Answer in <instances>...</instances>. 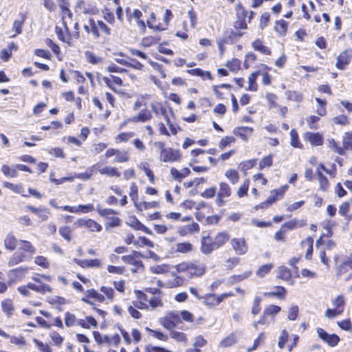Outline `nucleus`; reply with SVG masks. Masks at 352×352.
<instances>
[{"mask_svg":"<svg viewBox=\"0 0 352 352\" xmlns=\"http://www.w3.org/2000/svg\"><path fill=\"white\" fill-rule=\"evenodd\" d=\"M176 270L179 273L186 274L188 278L200 276L205 272V266L199 261L183 262L176 266Z\"/></svg>","mask_w":352,"mask_h":352,"instance_id":"f257e3e1","label":"nucleus"},{"mask_svg":"<svg viewBox=\"0 0 352 352\" xmlns=\"http://www.w3.org/2000/svg\"><path fill=\"white\" fill-rule=\"evenodd\" d=\"M90 170H96L100 174L110 177H120V172L116 167L110 166H102L100 163H96L90 167Z\"/></svg>","mask_w":352,"mask_h":352,"instance_id":"f03ea898","label":"nucleus"},{"mask_svg":"<svg viewBox=\"0 0 352 352\" xmlns=\"http://www.w3.org/2000/svg\"><path fill=\"white\" fill-rule=\"evenodd\" d=\"M140 257L144 258L142 254L138 252H135L133 255H126L122 256V260L126 264L133 265L135 267V269H132L133 272H138L141 270H143L144 265Z\"/></svg>","mask_w":352,"mask_h":352,"instance_id":"7ed1b4c3","label":"nucleus"},{"mask_svg":"<svg viewBox=\"0 0 352 352\" xmlns=\"http://www.w3.org/2000/svg\"><path fill=\"white\" fill-rule=\"evenodd\" d=\"M74 226L77 228H86L90 232L102 230V226L91 219H79L74 223Z\"/></svg>","mask_w":352,"mask_h":352,"instance_id":"20e7f679","label":"nucleus"},{"mask_svg":"<svg viewBox=\"0 0 352 352\" xmlns=\"http://www.w3.org/2000/svg\"><path fill=\"white\" fill-rule=\"evenodd\" d=\"M230 243L237 255H244L248 251V245L244 238H232Z\"/></svg>","mask_w":352,"mask_h":352,"instance_id":"39448f33","label":"nucleus"},{"mask_svg":"<svg viewBox=\"0 0 352 352\" xmlns=\"http://www.w3.org/2000/svg\"><path fill=\"white\" fill-rule=\"evenodd\" d=\"M232 294L230 293H225L221 295L217 296L215 294H210L206 295L204 298V303L206 306L212 308L217 305H218L220 302H221L226 298L232 296Z\"/></svg>","mask_w":352,"mask_h":352,"instance_id":"423d86ee","label":"nucleus"},{"mask_svg":"<svg viewBox=\"0 0 352 352\" xmlns=\"http://www.w3.org/2000/svg\"><path fill=\"white\" fill-rule=\"evenodd\" d=\"M318 337L331 346H335L340 341V338L336 334H329L322 328L317 329Z\"/></svg>","mask_w":352,"mask_h":352,"instance_id":"0eeeda50","label":"nucleus"},{"mask_svg":"<svg viewBox=\"0 0 352 352\" xmlns=\"http://www.w3.org/2000/svg\"><path fill=\"white\" fill-rule=\"evenodd\" d=\"M160 158L164 162H173L179 161L181 159V155L178 150L168 148L162 155H160Z\"/></svg>","mask_w":352,"mask_h":352,"instance_id":"6e6552de","label":"nucleus"},{"mask_svg":"<svg viewBox=\"0 0 352 352\" xmlns=\"http://www.w3.org/2000/svg\"><path fill=\"white\" fill-rule=\"evenodd\" d=\"M351 58V53L350 51L345 50L341 52L337 58L336 66L339 69H344L346 65H349Z\"/></svg>","mask_w":352,"mask_h":352,"instance_id":"1a4fd4ad","label":"nucleus"},{"mask_svg":"<svg viewBox=\"0 0 352 352\" xmlns=\"http://www.w3.org/2000/svg\"><path fill=\"white\" fill-rule=\"evenodd\" d=\"M73 262L80 266L82 268L86 267H101L102 262L100 259H86V260H80L78 258H74Z\"/></svg>","mask_w":352,"mask_h":352,"instance_id":"9d476101","label":"nucleus"},{"mask_svg":"<svg viewBox=\"0 0 352 352\" xmlns=\"http://www.w3.org/2000/svg\"><path fill=\"white\" fill-rule=\"evenodd\" d=\"M288 186L287 185L283 186L280 188L273 190L270 192V195L267 199L270 202V205L276 202L277 200L283 198L285 191L287 190Z\"/></svg>","mask_w":352,"mask_h":352,"instance_id":"9b49d317","label":"nucleus"},{"mask_svg":"<svg viewBox=\"0 0 352 352\" xmlns=\"http://www.w3.org/2000/svg\"><path fill=\"white\" fill-rule=\"evenodd\" d=\"M69 5L65 6V3H60V8L62 11V20L63 27L65 28V31L67 34H69V28L67 26V19L72 20L73 14L71 10L69 9Z\"/></svg>","mask_w":352,"mask_h":352,"instance_id":"f8f14e48","label":"nucleus"},{"mask_svg":"<svg viewBox=\"0 0 352 352\" xmlns=\"http://www.w3.org/2000/svg\"><path fill=\"white\" fill-rule=\"evenodd\" d=\"M152 118L151 112L147 109H142L138 115L133 116L130 120L132 122H145Z\"/></svg>","mask_w":352,"mask_h":352,"instance_id":"ddd939ff","label":"nucleus"},{"mask_svg":"<svg viewBox=\"0 0 352 352\" xmlns=\"http://www.w3.org/2000/svg\"><path fill=\"white\" fill-rule=\"evenodd\" d=\"M252 128L248 126L237 127L233 131L235 135L239 136L244 141H247L248 140V138L252 135Z\"/></svg>","mask_w":352,"mask_h":352,"instance_id":"4468645a","label":"nucleus"},{"mask_svg":"<svg viewBox=\"0 0 352 352\" xmlns=\"http://www.w3.org/2000/svg\"><path fill=\"white\" fill-rule=\"evenodd\" d=\"M214 250L217 249L214 248L212 239L209 236L203 237L201 247V252L205 254H209Z\"/></svg>","mask_w":352,"mask_h":352,"instance_id":"2eb2a0df","label":"nucleus"},{"mask_svg":"<svg viewBox=\"0 0 352 352\" xmlns=\"http://www.w3.org/2000/svg\"><path fill=\"white\" fill-rule=\"evenodd\" d=\"M26 16L23 13L20 14V19L14 20L12 25V30L15 32V34L10 36V38H14L16 35L20 34L22 32V29L25 23Z\"/></svg>","mask_w":352,"mask_h":352,"instance_id":"dca6fc26","label":"nucleus"},{"mask_svg":"<svg viewBox=\"0 0 352 352\" xmlns=\"http://www.w3.org/2000/svg\"><path fill=\"white\" fill-rule=\"evenodd\" d=\"M77 325L85 329L96 328L98 326V322L94 317L87 316L85 319H78Z\"/></svg>","mask_w":352,"mask_h":352,"instance_id":"f3484780","label":"nucleus"},{"mask_svg":"<svg viewBox=\"0 0 352 352\" xmlns=\"http://www.w3.org/2000/svg\"><path fill=\"white\" fill-rule=\"evenodd\" d=\"M229 238L230 236L226 232H219L212 239L214 248L217 249L221 248L229 240Z\"/></svg>","mask_w":352,"mask_h":352,"instance_id":"a211bd4d","label":"nucleus"},{"mask_svg":"<svg viewBox=\"0 0 352 352\" xmlns=\"http://www.w3.org/2000/svg\"><path fill=\"white\" fill-rule=\"evenodd\" d=\"M28 287L30 288V289H32L38 293L43 294L47 292H51L52 290V287L50 285L44 283L34 284L32 283H29L28 284Z\"/></svg>","mask_w":352,"mask_h":352,"instance_id":"6ab92c4d","label":"nucleus"},{"mask_svg":"<svg viewBox=\"0 0 352 352\" xmlns=\"http://www.w3.org/2000/svg\"><path fill=\"white\" fill-rule=\"evenodd\" d=\"M85 57L87 62L91 65H100L104 62V58L102 57L96 56L94 53L90 51L85 52Z\"/></svg>","mask_w":352,"mask_h":352,"instance_id":"aec40b11","label":"nucleus"},{"mask_svg":"<svg viewBox=\"0 0 352 352\" xmlns=\"http://www.w3.org/2000/svg\"><path fill=\"white\" fill-rule=\"evenodd\" d=\"M17 244V239L12 233H8L4 239V246L6 249L13 251Z\"/></svg>","mask_w":352,"mask_h":352,"instance_id":"412c9836","label":"nucleus"},{"mask_svg":"<svg viewBox=\"0 0 352 352\" xmlns=\"http://www.w3.org/2000/svg\"><path fill=\"white\" fill-rule=\"evenodd\" d=\"M305 138L313 145L320 146L323 143L322 136L318 133L308 132L305 134Z\"/></svg>","mask_w":352,"mask_h":352,"instance_id":"4be33fe9","label":"nucleus"},{"mask_svg":"<svg viewBox=\"0 0 352 352\" xmlns=\"http://www.w3.org/2000/svg\"><path fill=\"white\" fill-rule=\"evenodd\" d=\"M170 337L175 340L176 342L182 344L184 346L187 344L188 338L186 335L183 332L172 330L170 331Z\"/></svg>","mask_w":352,"mask_h":352,"instance_id":"5701e85b","label":"nucleus"},{"mask_svg":"<svg viewBox=\"0 0 352 352\" xmlns=\"http://www.w3.org/2000/svg\"><path fill=\"white\" fill-rule=\"evenodd\" d=\"M286 289L282 286L274 287L273 290L263 294L265 297L276 296L280 298H284L286 294Z\"/></svg>","mask_w":352,"mask_h":352,"instance_id":"b1692460","label":"nucleus"},{"mask_svg":"<svg viewBox=\"0 0 352 352\" xmlns=\"http://www.w3.org/2000/svg\"><path fill=\"white\" fill-rule=\"evenodd\" d=\"M190 171L188 168H185L182 171H179L175 168H172L170 170V174L172 177L180 182L182 179L185 178L190 174Z\"/></svg>","mask_w":352,"mask_h":352,"instance_id":"393cba45","label":"nucleus"},{"mask_svg":"<svg viewBox=\"0 0 352 352\" xmlns=\"http://www.w3.org/2000/svg\"><path fill=\"white\" fill-rule=\"evenodd\" d=\"M252 46L254 50L260 52L263 54L270 55L271 54L270 49L268 47L263 45L262 41L259 39L254 41L252 43Z\"/></svg>","mask_w":352,"mask_h":352,"instance_id":"a878e982","label":"nucleus"},{"mask_svg":"<svg viewBox=\"0 0 352 352\" xmlns=\"http://www.w3.org/2000/svg\"><path fill=\"white\" fill-rule=\"evenodd\" d=\"M231 195V188L229 185L226 182H221L219 184V190L218 192V197L219 199L222 197H228Z\"/></svg>","mask_w":352,"mask_h":352,"instance_id":"bb28decb","label":"nucleus"},{"mask_svg":"<svg viewBox=\"0 0 352 352\" xmlns=\"http://www.w3.org/2000/svg\"><path fill=\"white\" fill-rule=\"evenodd\" d=\"M1 307L3 312L8 316V317H10L12 315L14 311V306L12 303V300L10 299H5L1 302Z\"/></svg>","mask_w":352,"mask_h":352,"instance_id":"cd10ccee","label":"nucleus"},{"mask_svg":"<svg viewBox=\"0 0 352 352\" xmlns=\"http://www.w3.org/2000/svg\"><path fill=\"white\" fill-rule=\"evenodd\" d=\"M192 245L189 242L178 243L176 245V251L180 253H189L192 252Z\"/></svg>","mask_w":352,"mask_h":352,"instance_id":"c85d7f7f","label":"nucleus"},{"mask_svg":"<svg viewBox=\"0 0 352 352\" xmlns=\"http://www.w3.org/2000/svg\"><path fill=\"white\" fill-rule=\"evenodd\" d=\"M115 156L116 158L114 159L113 162L116 163H123L129 160V153L126 151H120L117 149V152Z\"/></svg>","mask_w":352,"mask_h":352,"instance_id":"c756f323","label":"nucleus"},{"mask_svg":"<svg viewBox=\"0 0 352 352\" xmlns=\"http://www.w3.org/2000/svg\"><path fill=\"white\" fill-rule=\"evenodd\" d=\"M58 232L67 242H70L72 241V230L69 226H64L60 227Z\"/></svg>","mask_w":352,"mask_h":352,"instance_id":"7c9ffc66","label":"nucleus"},{"mask_svg":"<svg viewBox=\"0 0 352 352\" xmlns=\"http://www.w3.org/2000/svg\"><path fill=\"white\" fill-rule=\"evenodd\" d=\"M306 225V222L304 220H301L300 221H297L296 219H293L289 221L286 222L285 224L282 226V228H287V230H293L297 226L303 227Z\"/></svg>","mask_w":352,"mask_h":352,"instance_id":"2f4dec72","label":"nucleus"},{"mask_svg":"<svg viewBox=\"0 0 352 352\" xmlns=\"http://www.w3.org/2000/svg\"><path fill=\"white\" fill-rule=\"evenodd\" d=\"M160 323L166 329L172 331L175 327H177V324L175 323L171 318H170L168 316L166 317H163L160 319Z\"/></svg>","mask_w":352,"mask_h":352,"instance_id":"473e14b6","label":"nucleus"},{"mask_svg":"<svg viewBox=\"0 0 352 352\" xmlns=\"http://www.w3.org/2000/svg\"><path fill=\"white\" fill-rule=\"evenodd\" d=\"M236 342V336L234 333H231L220 342L219 346H221V347L231 346L232 345L235 344Z\"/></svg>","mask_w":352,"mask_h":352,"instance_id":"72a5a7b5","label":"nucleus"},{"mask_svg":"<svg viewBox=\"0 0 352 352\" xmlns=\"http://www.w3.org/2000/svg\"><path fill=\"white\" fill-rule=\"evenodd\" d=\"M96 211L102 217H106L108 219L111 215H116L118 214V212L110 208H102L100 206H97L96 207Z\"/></svg>","mask_w":352,"mask_h":352,"instance_id":"f704fd0d","label":"nucleus"},{"mask_svg":"<svg viewBox=\"0 0 352 352\" xmlns=\"http://www.w3.org/2000/svg\"><path fill=\"white\" fill-rule=\"evenodd\" d=\"M185 283L186 280L184 278L177 276L169 280L167 285L168 287H177L184 285Z\"/></svg>","mask_w":352,"mask_h":352,"instance_id":"c9c22d12","label":"nucleus"},{"mask_svg":"<svg viewBox=\"0 0 352 352\" xmlns=\"http://www.w3.org/2000/svg\"><path fill=\"white\" fill-rule=\"evenodd\" d=\"M188 73L192 76H201L202 78L207 77L210 80H212L211 74L209 72H204L201 69H192L188 70Z\"/></svg>","mask_w":352,"mask_h":352,"instance_id":"e433bc0d","label":"nucleus"},{"mask_svg":"<svg viewBox=\"0 0 352 352\" xmlns=\"http://www.w3.org/2000/svg\"><path fill=\"white\" fill-rule=\"evenodd\" d=\"M342 145L344 150L352 149V132H348L344 134L342 138Z\"/></svg>","mask_w":352,"mask_h":352,"instance_id":"4c0bfd02","label":"nucleus"},{"mask_svg":"<svg viewBox=\"0 0 352 352\" xmlns=\"http://www.w3.org/2000/svg\"><path fill=\"white\" fill-rule=\"evenodd\" d=\"M225 176L230 181L232 184H235L239 182V175L238 172L234 169H229L226 171Z\"/></svg>","mask_w":352,"mask_h":352,"instance_id":"58836bf2","label":"nucleus"},{"mask_svg":"<svg viewBox=\"0 0 352 352\" xmlns=\"http://www.w3.org/2000/svg\"><path fill=\"white\" fill-rule=\"evenodd\" d=\"M21 247L20 249L24 252H28L30 254H34L36 252V248L32 245L30 241L21 240L20 241Z\"/></svg>","mask_w":352,"mask_h":352,"instance_id":"ea45409f","label":"nucleus"},{"mask_svg":"<svg viewBox=\"0 0 352 352\" xmlns=\"http://www.w3.org/2000/svg\"><path fill=\"white\" fill-rule=\"evenodd\" d=\"M133 245L136 247H153V243L145 236H140L138 239L133 242Z\"/></svg>","mask_w":352,"mask_h":352,"instance_id":"a19ab883","label":"nucleus"},{"mask_svg":"<svg viewBox=\"0 0 352 352\" xmlns=\"http://www.w3.org/2000/svg\"><path fill=\"white\" fill-rule=\"evenodd\" d=\"M169 266L166 264L154 265L150 267V272L153 274H162L168 272Z\"/></svg>","mask_w":352,"mask_h":352,"instance_id":"79ce46f5","label":"nucleus"},{"mask_svg":"<svg viewBox=\"0 0 352 352\" xmlns=\"http://www.w3.org/2000/svg\"><path fill=\"white\" fill-rule=\"evenodd\" d=\"M259 74V72H253L248 78L249 85L248 89L252 91H255L257 90V85L256 82V80L257 76Z\"/></svg>","mask_w":352,"mask_h":352,"instance_id":"37998d69","label":"nucleus"},{"mask_svg":"<svg viewBox=\"0 0 352 352\" xmlns=\"http://www.w3.org/2000/svg\"><path fill=\"white\" fill-rule=\"evenodd\" d=\"M173 16V14L170 10H166L165 14L163 18V21L164 22V26H162L161 25H156V30L158 31H162L167 28L168 25V23L171 17Z\"/></svg>","mask_w":352,"mask_h":352,"instance_id":"c03bdc74","label":"nucleus"},{"mask_svg":"<svg viewBox=\"0 0 352 352\" xmlns=\"http://www.w3.org/2000/svg\"><path fill=\"white\" fill-rule=\"evenodd\" d=\"M48 302L52 305H56V307L59 310L62 309L60 307L61 305H65L67 302L65 298L60 296H54L52 298H50Z\"/></svg>","mask_w":352,"mask_h":352,"instance_id":"a18cd8bd","label":"nucleus"},{"mask_svg":"<svg viewBox=\"0 0 352 352\" xmlns=\"http://www.w3.org/2000/svg\"><path fill=\"white\" fill-rule=\"evenodd\" d=\"M87 293L88 297L94 298L98 302H103L105 301V297L94 289H88Z\"/></svg>","mask_w":352,"mask_h":352,"instance_id":"49530a36","label":"nucleus"},{"mask_svg":"<svg viewBox=\"0 0 352 352\" xmlns=\"http://www.w3.org/2000/svg\"><path fill=\"white\" fill-rule=\"evenodd\" d=\"M287 30V23L284 20H280L276 21V25L275 26V30L278 32V34L280 36L285 34Z\"/></svg>","mask_w":352,"mask_h":352,"instance_id":"de8ad7c7","label":"nucleus"},{"mask_svg":"<svg viewBox=\"0 0 352 352\" xmlns=\"http://www.w3.org/2000/svg\"><path fill=\"white\" fill-rule=\"evenodd\" d=\"M280 310L281 308L279 306L270 305L264 309L263 316H275Z\"/></svg>","mask_w":352,"mask_h":352,"instance_id":"09e8293b","label":"nucleus"},{"mask_svg":"<svg viewBox=\"0 0 352 352\" xmlns=\"http://www.w3.org/2000/svg\"><path fill=\"white\" fill-rule=\"evenodd\" d=\"M272 268H273V265L271 263L261 265L256 270V274L258 277H261V278L263 277L265 274H268Z\"/></svg>","mask_w":352,"mask_h":352,"instance_id":"8fccbe9b","label":"nucleus"},{"mask_svg":"<svg viewBox=\"0 0 352 352\" xmlns=\"http://www.w3.org/2000/svg\"><path fill=\"white\" fill-rule=\"evenodd\" d=\"M278 277L283 280H287L291 277V272L287 267L280 266L278 267Z\"/></svg>","mask_w":352,"mask_h":352,"instance_id":"3c124183","label":"nucleus"},{"mask_svg":"<svg viewBox=\"0 0 352 352\" xmlns=\"http://www.w3.org/2000/svg\"><path fill=\"white\" fill-rule=\"evenodd\" d=\"M78 319L76 318L73 314L66 312L65 314V324L67 327H72L77 324Z\"/></svg>","mask_w":352,"mask_h":352,"instance_id":"603ef678","label":"nucleus"},{"mask_svg":"<svg viewBox=\"0 0 352 352\" xmlns=\"http://www.w3.org/2000/svg\"><path fill=\"white\" fill-rule=\"evenodd\" d=\"M291 145L295 148H300L301 144L298 140V135L296 129H293L290 131Z\"/></svg>","mask_w":352,"mask_h":352,"instance_id":"864d4df0","label":"nucleus"},{"mask_svg":"<svg viewBox=\"0 0 352 352\" xmlns=\"http://www.w3.org/2000/svg\"><path fill=\"white\" fill-rule=\"evenodd\" d=\"M160 38L158 37H155L152 36H146L142 38L141 44L144 47H150L159 41Z\"/></svg>","mask_w":352,"mask_h":352,"instance_id":"5fc2aeb1","label":"nucleus"},{"mask_svg":"<svg viewBox=\"0 0 352 352\" xmlns=\"http://www.w3.org/2000/svg\"><path fill=\"white\" fill-rule=\"evenodd\" d=\"M313 242H314L313 239H311V237H309V238H307L305 240L302 241V245H308V249H307L306 254H305V257L307 259H309L311 258V254H312V252H313Z\"/></svg>","mask_w":352,"mask_h":352,"instance_id":"6e6d98bb","label":"nucleus"},{"mask_svg":"<svg viewBox=\"0 0 352 352\" xmlns=\"http://www.w3.org/2000/svg\"><path fill=\"white\" fill-rule=\"evenodd\" d=\"M100 292L106 296L105 300L107 299L111 302L113 301L114 298V290L113 288L103 286L100 288Z\"/></svg>","mask_w":352,"mask_h":352,"instance_id":"4d7b16f0","label":"nucleus"},{"mask_svg":"<svg viewBox=\"0 0 352 352\" xmlns=\"http://www.w3.org/2000/svg\"><path fill=\"white\" fill-rule=\"evenodd\" d=\"M299 314V309L297 305H292L288 310L287 318L289 320H296Z\"/></svg>","mask_w":352,"mask_h":352,"instance_id":"13d9d810","label":"nucleus"},{"mask_svg":"<svg viewBox=\"0 0 352 352\" xmlns=\"http://www.w3.org/2000/svg\"><path fill=\"white\" fill-rule=\"evenodd\" d=\"M55 32L59 40L63 42H68L67 38L69 36L70 33L67 34L65 28L63 30L61 28L56 27Z\"/></svg>","mask_w":352,"mask_h":352,"instance_id":"bf43d9fd","label":"nucleus"},{"mask_svg":"<svg viewBox=\"0 0 352 352\" xmlns=\"http://www.w3.org/2000/svg\"><path fill=\"white\" fill-rule=\"evenodd\" d=\"M1 170L7 177H14L17 175L16 168H12L7 165H3L1 167Z\"/></svg>","mask_w":352,"mask_h":352,"instance_id":"052dcab7","label":"nucleus"},{"mask_svg":"<svg viewBox=\"0 0 352 352\" xmlns=\"http://www.w3.org/2000/svg\"><path fill=\"white\" fill-rule=\"evenodd\" d=\"M272 165V155H269L264 157L259 162L258 168L260 170L263 169L265 167H270Z\"/></svg>","mask_w":352,"mask_h":352,"instance_id":"680f3d73","label":"nucleus"},{"mask_svg":"<svg viewBox=\"0 0 352 352\" xmlns=\"http://www.w3.org/2000/svg\"><path fill=\"white\" fill-rule=\"evenodd\" d=\"M328 143H329V147L330 148H331L334 152H336L340 155L344 154V148L339 146L333 139L328 140Z\"/></svg>","mask_w":352,"mask_h":352,"instance_id":"e2e57ef3","label":"nucleus"},{"mask_svg":"<svg viewBox=\"0 0 352 352\" xmlns=\"http://www.w3.org/2000/svg\"><path fill=\"white\" fill-rule=\"evenodd\" d=\"M333 305L336 307V309H342L344 311V307L345 305V301L344 296L342 295L338 296L333 300Z\"/></svg>","mask_w":352,"mask_h":352,"instance_id":"0e129e2a","label":"nucleus"},{"mask_svg":"<svg viewBox=\"0 0 352 352\" xmlns=\"http://www.w3.org/2000/svg\"><path fill=\"white\" fill-rule=\"evenodd\" d=\"M129 61L127 63L126 67L142 71L144 69V65L136 59L129 58Z\"/></svg>","mask_w":352,"mask_h":352,"instance_id":"69168bd1","label":"nucleus"},{"mask_svg":"<svg viewBox=\"0 0 352 352\" xmlns=\"http://www.w3.org/2000/svg\"><path fill=\"white\" fill-rule=\"evenodd\" d=\"M332 120L334 124H340L341 126H345L349 123L347 116L344 115L336 116L332 119Z\"/></svg>","mask_w":352,"mask_h":352,"instance_id":"338daca9","label":"nucleus"},{"mask_svg":"<svg viewBox=\"0 0 352 352\" xmlns=\"http://www.w3.org/2000/svg\"><path fill=\"white\" fill-rule=\"evenodd\" d=\"M23 258H24V255L23 254L15 253L10 258L8 264L10 266H13V265H17L19 263H21V261H23Z\"/></svg>","mask_w":352,"mask_h":352,"instance_id":"774afa93","label":"nucleus"}]
</instances>
